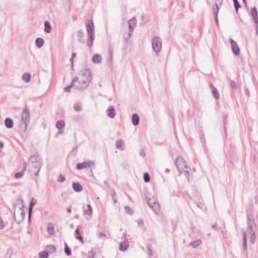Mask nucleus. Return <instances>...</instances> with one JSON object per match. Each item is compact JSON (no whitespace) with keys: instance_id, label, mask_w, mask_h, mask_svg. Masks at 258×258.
<instances>
[{"instance_id":"obj_1","label":"nucleus","mask_w":258,"mask_h":258,"mask_svg":"<svg viewBox=\"0 0 258 258\" xmlns=\"http://www.w3.org/2000/svg\"><path fill=\"white\" fill-rule=\"evenodd\" d=\"M92 78V74L88 70L80 72L77 77L72 81L73 85L77 89H83L86 88Z\"/></svg>"},{"instance_id":"obj_2","label":"nucleus","mask_w":258,"mask_h":258,"mask_svg":"<svg viewBox=\"0 0 258 258\" xmlns=\"http://www.w3.org/2000/svg\"><path fill=\"white\" fill-rule=\"evenodd\" d=\"M27 211V208L24 206L23 201L22 200L18 201L15 206L14 213L16 221L18 223L22 221L25 218Z\"/></svg>"},{"instance_id":"obj_3","label":"nucleus","mask_w":258,"mask_h":258,"mask_svg":"<svg viewBox=\"0 0 258 258\" xmlns=\"http://www.w3.org/2000/svg\"><path fill=\"white\" fill-rule=\"evenodd\" d=\"M175 164L178 171L181 173L184 174L188 180H189V171L190 168L189 166H187V164L186 163L184 159L181 156H178L176 158Z\"/></svg>"},{"instance_id":"obj_4","label":"nucleus","mask_w":258,"mask_h":258,"mask_svg":"<svg viewBox=\"0 0 258 258\" xmlns=\"http://www.w3.org/2000/svg\"><path fill=\"white\" fill-rule=\"evenodd\" d=\"M137 21L135 19H131L128 23V26L123 29L122 35L125 40H128L131 36L134 28L136 26Z\"/></svg>"},{"instance_id":"obj_5","label":"nucleus","mask_w":258,"mask_h":258,"mask_svg":"<svg viewBox=\"0 0 258 258\" xmlns=\"http://www.w3.org/2000/svg\"><path fill=\"white\" fill-rule=\"evenodd\" d=\"M86 29L88 32V44L89 46H92L94 40V36H93V31L94 29V24L92 20H89L87 21L86 24Z\"/></svg>"},{"instance_id":"obj_6","label":"nucleus","mask_w":258,"mask_h":258,"mask_svg":"<svg viewBox=\"0 0 258 258\" xmlns=\"http://www.w3.org/2000/svg\"><path fill=\"white\" fill-rule=\"evenodd\" d=\"M152 46L154 50L157 52L160 51L161 48V42L159 37H155L153 38Z\"/></svg>"},{"instance_id":"obj_7","label":"nucleus","mask_w":258,"mask_h":258,"mask_svg":"<svg viewBox=\"0 0 258 258\" xmlns=\"http://www.w3.org/2000/svg\"><path fill=\"white\" fill-rule=\"evenodd\" d=\"M230 43L231 49L233 53L236 55H238L239 54L240 51L236 42L231 39H230Z\"/></svg>"},{"instance_id":"obj_8","label":"nucleus","mask_w":258,"mask_h":258,"mask_svg":"<svg viewBox=\"0 0 258 258\" xmlns=\"http://www.w3.org/2000/svg\"><path fill=\"white\" fill-rule=\"evenodd\" d=\"M30 116L29 110L25 108L22 113V119L23 121L26 122L30 120Z\"/></svg>"},{"instance_id":"obj_9","label":"nucleus","mask_w":258,"mask_h":258,"mask_svg":"<svg viewBox=\"0 0 258 258\" xmlns=\"http://www.w3.org/2000/svg\"><path fill=\"white\" fill-rule=\"evenodd\" d=\"M92 164L91 161H86L83 163H78L77 166V168L78 170L89 168L91 167Z\"/></svg>"},{"instance_id":"obj_10","label":"nucleus","mask_w":258,"mask_h":258,"mask_svg":"<svg viewBox=\"0 0 258 258\" xmlns=\"http://www.w3.org/2000/svg\"><path fill=\"white\" fill-rule=\"evenodd\" d=\"M217 3H215L213 7L214 11V15H218V11L220 7H221L223 0H216Z\"/></svg>"},{"instance_id":"obj_11","label":"nucleus","mask_w":258,"mask_h":258,"mask_svg":"<svg viewBox=\"0 0 258 258\" xmlns=\"http://www.w3.org/2000/svg\"><path fill=\"white\" fill-rule=\"evenodd\" d=\"M251 15L253 18V19L254 21L258 22V18H257V12L255 7L252 8L251 9Z\"/></svg>"},{"instance_id":"obj_12","label":"nucleus","mask_w":258,"mask_h":258,"mask_svg":"<svg viewBox=\"0 0 258 258\" xmlns=\"http://www.w3.org/2000/svg\"><path fill=\"white\" fill-rule=\"evenodd\" d=\"M27 166V164L26 162L24 163L23 170L22 171H21L20 172H17L15 174V177L16 178H20L24 175V173L26 170Z\"/></svg>"},{"instance_id":"obj_13","label":"nucleus","mask_w":258,"mask_h":258,"mask_svg":"<svg viewBox=\"0 0 258 258\" xmlns=\"http://www.w3.org/2000/svg\"><path fill=\"white\" fill-rule=\"evenodd\" d=\"M107 111L108 115L111 118H113L115 115V112L114 107L112 106H109Z\"/></svg>"},{"instance_id":"obj_14","label":"nucleus","mask_w":258,"mask_h":258,"mask_svg":"<svg viewBox=\"0 0 258 258\" xmlns=\"http://www.w3.org/2000/svg\"><path fill=\"white\" fill-rule=\"evenodd\" d=\"M73 187L74 189L78 192H80L82 190V185L78 182H74L73 183Z\"/></svg>"},{"instance_id":"obj_15","label":"nucleus","mask_w":258,"mask_h":258,"mask_svg":"<svg viewBox=\"0 0 258 258\" xmlns=\"http://www.w3.org/2000/svg\"><path fill=\"white\" fill-rule=\"evenodd\" d=\"M102 60V57L101 55L96 54L93 56L92 61L94 63H99Z\"/></svg>"},{"instance_id":"obj_16","label":"nucleus","mask_w":258,"mask_h":258,"mask_svg":"<svg viewBox=\"0 0 258 258\" xmlns=\"http://www.w3.org/2000/svg\"><path fill=\"white\" fill-rule=\"evenodd\" d=\"M211 88H212V94H213V96H214V97L217 99L219 98V93L217 91V90L216 89V88H215L213 85L211 84Z\"/></svg>"},{"instance_id":"obj_17","label":"nucleus","mask_w":258,"mask_h":258,"mask_svg":"<svg viewBox=\"0 0 258 258\" xmlns=\"http://www.w3.org/2000/svg\"><path fill=\"white\" fill-rule=\"evenodd\" d=\"M132 122L134 125H137L139 122V116L137 114H134L132 116Z\"/></svg>"},{"instance_id":"obj_18","label":"nucleus","mask_w":258,"mask_h":258,"mask_svg":"<svg viewBox=\"0 0 258 258\" xmlns=\"http://www.w3.org/2000/svg\"><path fill=\"white\" fill-rule=\"evenodd\" d=\"M124 142L122 140H120L119 141H117L116 143V147L117 148H118L119 150H123L124 149Z\"/></svg>"},{"instance_id":"obj_19","label":"nucleus","mask_w":258,"mask_h":258,"mask_svg":"<svg viewBox=\"0 0 258 258\" xmlns=\"http://www.w3.org/2000/svg\"><path fill=\"white\" fill-rule=\"evenodd\" d=\"M47 230L50 234L53 235L55 233L53 224L52 223H49L47 225Z\"/></svg>"},{"instance_id":"obj_20","label":"nucleus","mask_w":258,"mask_h":258,"mask_svg":"<svg viewBox=\"0 0 258 258\" xmlns=\"http://www.w3.org/2000/svg\"><path fill=\"white\" fill-rule=\"evenodd\" d=\"M201 243H202V240L199 239H197L195 241H194L192 242H191L189 243V245L192 246L194 248H196V247H198Z\"/></svg>"},{"instance_id":"obj_21","label":"nucleus","mask_w":258,"mask_h":258,"mask_svg":"<svg viewBox=\"0 0 258 258\" xmlns=\"http://www.w3.org/2000/svg\"><path fill=\"white\" fill-rule=\"evenodd\" d=\"M128 246V244L126 242H125V241L121 242L120 243L119 249L121 251H124L127 248Z\"/></svg>"},{"instance_id":"obj_22","label":"nucleus","mask_w":258,"mask_h":258,"mask_svg":"<svg viewBox=\"0 0 258 258\" xmlns=\"http://www.w3.org/2000/svg\"><path fill=\"white\" fill-rule=\"evenodd\" d=\"M65 126V122L63 120H58L56 123V126L58 130L63 128Z\"/></svg>"},{"instance_id":"obj_23","label":"nucleus","mask_w":258,"mask_h":258,"mask_svg":"<svg viewBox=\"0 0 258 258\" xmlns=\"http://www.w3.org/2000/svg\"><path fill=\"white\" fill-rule=\"evenodd\" d=\"M5 124L7 127L11 128L13 126V122L12 119L7 118L5 120Z\"/></svg>"},{"instance_id":"obj_24","label":"nucleus","mask_w":258,"mask_h":258,"mask_svg":"<svg viewBox=\"0 0 258 258\" xmlns=\"http://www.w3.org/2000/svg\"><path fill=\"white\" fill-rule=\"evenodd\" d=\"M45 31L47 33H50L51 30V27L48 21H45L44 23Z\"/></svg>"},{"instance_id":"obj_25","label":"nucleus","mask_w":258,"mask_h":258,"mask_svg":"<svg viewBox=\"0 0 258 258\" xmlns=\"http://www.w3.org/2000/svg\"><path fill=\"white\" fill-rule=\"evenodd\" d=\"M43 43H44V41L42 38H38L36 39V45L38 47H41L43 45Z\"/></svg>"},{"instance_id":"obj_26","label":"nucleus","mask_w":258,"mask_h":258,"mask_svg":"<svg viewBox=\"0 0 258 258\" xmlns=\"http://www.w3.org/2000/svg\"><path fill=\"white\" fill-rule=\"evenodd\" d=\"M47 250L50 253L55 252L56 251L55 247L54 245H48L46 247Z\"/></svg>"},{"instance_id":"obj_27","label":"nucleus","mask_w":258,"mask_h":258,"mask_svg":"<svg viewBox=\"0 0 258 258\" xmlns=\"http://www.w3.org/2000/svg\"><path fill=\"white\" fill-rule=\"evenodd\" d=\"M84 213L85 214H87L88 215H90L92 213V210L91 206L90 205H88L87 206V208L85 209Z\"/></svg>"},{"instance_id":"obj_28","label":"nucleus","mask_w":258,"mask_h":258,"mask_svg":"<svg viewBox=\"0 0 258 258\" xmlns=\"http://www.w3.org/2000/svg\"><path fill=\"white\" fill-rule=\"evenodd\" d=\"M48 256V253L47 251H43L39 253V258H47Z\"/></svg>"},{"instance_id":"obj_29","label":"nucleus","mask_w":258,"mask_h":258,"mask_svg":"<svg viewBox=\"0 0 258 258\" xmlns=\"http://www.w3.org/2000/svg\"><path fill=\"white\" fill-rule=\"evenodd\" d=\"M23 79L26 82H29L31 80V76L29 74H25L23 76Z\"/></svg>"},{"instance_id":"obj_30","label":"nucleus","mask_w":258,"mask_h":258,"mask_svg":"<svg viewBox=\"0 0 258 258\" xmlns=\"http://www.w3.org/2000/svg\"><path fill=\"white\" fill-rule=\"evenodd\" d=\"M152 208L155 211V212L157 213L160 212V207L159 206V204L156 203H154L153 205L152 206Z\"/></svg>"},{"instance_id":"obj_31","label":"nucleus","mask_w":258,"mask_h":258,"mask_svg":"<svg viewBox=\"0 0 258 258\" xmlns=\"http://www.w3.org/2000/svg\"><path fill=\"white\" fill-rule=\"evenodd\" d=\"M144 180L146 182H148L150 181V178L148 173L146 172L144 174Z\"/></svg>"},{"instance_id":"obj_32","label":"nucleus","mask_w":258,"mask_h":258,"mask_svg":"<svg viewBox=\"0 0 258 258\" xmlns=\"http://www.w3.org/2000/svg\"><path fill=\"white\" fill-rule=\"evenodd\" d=\"M234 3V7L236 12L238 11V8H240V5L237 0H233Z\"/></svg>"},{"instance_id":"obj_33","label":"nucleus","mask_w":258,"mask_h":258,"mask_svg":"<svg viewBox=\"0 0 258 258\" xmlns=\"http://www.w3.org/2000/svg\"><path fill=\"white\" fill-rule=\"evenodd\" d=\"M146 249H147V252L148 253V255L149 256L152 255V250H151V246L150 244H148V245L147 246V247H146Z\"/></svg>"},{"instance_id":"obj_34","label":"nucleus","mask_w":258,"mask_h":258,"mask_svg":"<svg viewBox=\"0 0 258 258\" xmlns=\"http://www.w3.org/2000/svg\"><path fill=\"white\" fill-rule=\"evenodd\" d=\"M64 250L65 253L67 255H70L71 254V250L67 244L66 245Z\"/></svg>"},{"instance_id":"obj_35","label":"nucleus","mask_w":258,"mask_h":258,"mask_svg":"<svg viewBox=\"0 0 258 258\" xmlns=\"http://www.w3.org/2000/svg\"><path fill=\"white\" fill-rule=\"evenodd\" d=\"M64 180H65L64 176L62 174H60L57 179V181L59 182H62L64 181Z\"/></svg>"},{"instance_id":"obj_36","label":"nucleus","mask_w":258,"mask_h":258,"mask_svg":"<svg viewBox=\"0 0 258 258\" xmlns=\"http://www.w3.org/2000/svg\"><path fill=\"white\" fill-rule=\"evenodd\" d=\"M255 233L254 231H252V233H251V238H250V241L251 242L253 243L255 240Z\"/></svg>"},{"instance_id":"obj_37","label":"nucleus","mask_w":258,"mask_h":258,"mask_svg":"<svg viewBox=\"0 0 258 258\" xmlns=\"http://www.w3.org/2000/svg\"><path fill=\"white\" fill-rule=\"evenodd\" d=\"M231 87L234 89H236L237 88V85L235 81H231L230 83Z\"/></svg>"},{"instance_id":"obj_38","label":"nucleus","mask_w":258,"mask_h":258,"mask_svg":"<svg viewBox=\"0 0 258 258\" xmlns=\"http://www.w3.org/2000/svg\"><path fill=\"white\" fill-rule=\"evenodd\" d=\"M35 205V203H33L32 201L31 202L30 204V207H29V215L31 214V213L32 212V208H33V207L34 206V205Z\"/></svg>"},{"instance_id":"obj_39","label":"nucleus","mask_w":258,"mask_h":258,"mask_svg":"<svg viewBox=\"0 0 258 258\" xmlns=\"http://www.w3.org/2000/svg\"><path fill=\"white\" fill-rule=\"evenodd\" d=\"M5 224L3 220L0 218V229H3L5 227Z\"/></svg>"},{"instance_id":"obj_40","label":"nucleus","mask_w":258,"mask_h":258,"mask_svg":"<svg viewBox=\"0 0 258 258\" xmlns=\"http://www.w3.org/2000/svg\"><path fill=\"white\" fill-rule=\"evenodd\" d=\"M73 86H74V85H73V84L72 83V85L69 86L67 87L64 88V91L67 92H70L71 88Z\"/></svg>"},{"instance_id":"obj_41","label":"nucleus","mask_w":258,"mask_h":258,"mask_svg":"<svg viewBox=\"0 0 258 258\" xmlns=\"http://www.w3.org/2000/svg\"><path fill=\"white\" fill-rule=\"evenodd\" d=\"M74 108H75V110L77 111H80L82 109L81 106L79 104L75 105L74 106Z\"/></svg>"},{"instance_id":"obj_42","label":"nucleus","mask_w":258,"mask_h":258,"mask_svg":"<svg viewBox=\"0 0 258 258\" xmlns=\"http://www.w3.org/2000/svg\"><path fill=\"white\" fill-rule=\"evenodd\" d=\"M243 243L246 242V236L245 232H243Z\"/></svg>"},{"instance_id":"obj_43","label":"nucleus","mask_w":258,"mask_h":258,"mask_svg":"<svg viewBox=\"0 0 258 258\" xmlns=\"http://www.w3.org/2000/svg\"><path fill=\"white\" fill-rule=\"evenodd\" d=\"M89 255L91 258H94L95 253L93 251H91V252H89Z\"/></svg>"},{"instance_id":"obj_44","label":"nucleus","mask_w":258,"mask_h":258,"mask_svg":"<svg viewBox=\"0 0 258 258\" xmlns=\"http://www.w3.org/2000/svg\"><path fill=\"white\" fill-rule=\"evenodd\" d=\"M78 239H79L82 243L84 242L83 237L81 236H78L77 237Z\"/></svg>"},{"instance_id":"obj_45","label":"nucleus","mask_w":258,"mask_h":258,"mask_svg":"<svg viewBox=\"0 0 258 258\" xmlns=\"http://www.w3.org/2000/svg\"><path fill=\"white\" fill-rule=\"evenodd\" d=\"M214 19L217 25H218V15H214Z\"/></svg>"},{"instance_id":"obj_46","label":"nucleus","mask_w":258,"mask_h":258,"mask_svg":"<svg viewBox=\"0 0 258 258\" xmlns=\"http://www.w3.org/2000/svg\"><path fill=\"white\" fill-rule=\"evenodd\" d=\"M254 23H255V25H256V33L257 35L258 36V22H255Z\"/></svg>"},{"instance_id":"obj_47","label":"nucleus","mask_w":258,"mask_h":258,"mask_svg":"<svg viewBox=\"0 0 258 258\" xmlns=\"http://www.w3.org/2000/svg\"><path fill=\"white\" fill-rule=\"evenodd\" d=\"M76 53H73L72 54V58H71V61H72V63H73V59H74V58L76 57Z\"/></svg>"},{"instance_id":"obj_48","label":"nucleus","mask_w":258,"mask_h":258,"mask_svg":"<svg viewBox=\"0 0 258 258\" xmlns=\"http://www.w3.org/2000/svg\"><path fill=\"white\" fill-rule=\"evenodd\" d=\"M248 227H249V228L250 229V233H252V231H253V229H252V227L251 225H250L249 223H248Z\"/></svg>"},{"instance_id":"obj_49","label":"nucleus","mask_w":258,"mask_h":258,"mask_svg":"<svg viewBox=\"0 0 258 258\" xmlns=\"http://www.w3.org/2000/svg\"><path fill=\"white\" fill-rule=\"evenodd\" d=\"M212 228H214V229H216V230H217V225L216 224H213L212 226Z\"/></svg>"},{"instance_id":"obj_50","label":"nucleus","mask_w":258,"mask_h":258,"mask_svg":"<svg viewBox=\"0 0 258 258\" xmlns=\"http://www.w3.org/2000/svg\"><path fill=\"white\" fill-rule=\"evenodd\" d=\"M243 244L244 249V250L246 249V248H247L246 242V243H243Z\"/></svg>"},{"instance_id":"obj_51","label":"nucleus","mask_w":258,"mask_h":258,"mask_svg":"<svg viewBox=\"0 0 258 258\" xmlns=\"http://www.w3.org/2000/svg\"><path fill=\"white\" fill-rule=\"evenodd\" d=\"M4 147V144L2 142L0 141V148H3Z\"/></svg>"},{"instance_id":"obj_52","label":"nucleus","mask_w":258,"mask_h":258,"mask_svg":"<svg viewBox=\"0 0 258 258\" xmlns=\"http://www.w3.org/2000/svg\"><path fill=\"white\" fill-rule=\"evenodd\" d=\"M99 236H100V237L105 236V234H102V233H100L99 234Z\"/></svg>"},{"instance_id":"obj_53","label":"nucleus","mask_w":258,"mask_h":258,"mask_svg":"<svg viewBox=\"0 0 258 258\" xmlns=\"http://www.w3.org/2000/svg\"><path fill=\"white\" fill-rule=\"evenodd\" d=\"M75 232L79 235L80 234L78 229H77L75 231Z\"/></svg>"},{"instance_id":"obj_54","label":"nucleus","mask_w":258,"mask_h":258,"mask_svg":"<svg viewBox=\"0 0 258 258\" xmlns=\"http://www.w3.org/2000/svg\"><path fill=\"white\" fill-rule=\"evenodd\" d=\"M68 212L71 213V210L70 209H68Z\"/></svg>"},{"instance_id":"obj_55","label":"nucleus","mask_w":258,"mask_h":258,"mask_svg":"<svg viewBox=\"0 0 258 258\" xmlns=\"http://www.w3.org/2000/svg\"><path fill=\"white\" fill-rule=\"evenodd\" d=\"M141 155H142V156H145V154L144 153H142Z\"/></svg>"},{"instance_id":"obj_56","label":"nucleus","mask_w":258,"mask_h":258,"mask_svg":"<svg viewBox=\"0 0 258 258\" xmlns=\"http://www.w3.org/2000/svg\"><path fill=\"white\" fill-rule=\"evenodd\" d=\"M80 35L79 36L81 37V35L82 34V32H80Z\"/></svg>"},{"instance_id":"obj_57","label":"nucleus","mask_w":258,"mask_h":258,"mask_svg":"<svg viewBox=\"0 0 258 258\" xmlns=\"http://www.w3.org/2000/svg\"><path fill=\"white\" fill-rule=\"evenodd\" d=\"M244 2H245V0H243Z\"/></svg>"}]
</instances>
